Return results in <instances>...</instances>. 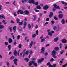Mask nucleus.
Returning a JSON list of instances; mask_svg holds the SVG:
<instances>
[{
  "instance_id": "f257e3e1",
  "label": "nucleus",
  "mask_w": 67,
  "mask_h": 67,
  "mask_svg": "<svg viewBox=\"0 0 67 67\" xmlns=\"http://www.w3.org/2000/svg\"><path fill=\"white\" fill-rule=\"evenodd\" d=\"M53 6L54 8H53V11H54V12H55V10H56L55 9H60V8L59 7V6L55 4H53Z\"/></svg>"
},
{
  "instance_id": "f03ea898",
  "label": "nucleus",
  "mask_w": 67,
  "mask_h": 67,
  "mask_svg": "<svg viewBox=\"0 0 67 67\" xmlns=\"http://www.w3.org/2000/svg\"><path fill=\"white\" fill-rule=\"evenodd\" d=\"M18 14H23L24 13V12L23 11L19 10L17 12Z\"/></svg>"
},
{
  "instance_id": "7ed1b4c3",
  "label": "nucleus",
  "mask_w": 67,
  "mask_h": 67,
  "mask_svg": "<svg viewBox=\"0 0 67 67\" xmlns=\"http://www.w3.org/2000/svg\"><path fill=\"white\" fill-rule=\"evenodd\" d=\"M31 62L34 66H35V67H36V66H37V63L35 62V61H31Z\"/></svg>"
},
{
  "instance_id": "20e7f679",
  "label": "nucleus",
  "mask_w": 67,
  "mask_h": 67,
  "mask_svg": "<svg viewBox=\"0 0 67 67\" xmlns=\"http://www.w3.org/2000/svg\"><path fill=\"white\" fill-rule=\"evenodd\" d=\"M57 29V27L56 26H54V27L53 28V30H54V31H55V30H57V31H58V30H59L60 29V28H59V27Z\"/></svg>"
},
{
  "instance_id": "39448f33",
  "label": "nucleus",
  "mask_w": 67,
  "mask_h": 67,
  "mask_svg": "<svg viewBox=\"0 0 67 67\" xmlns=\"http://www.w3.org/2000/svg\"><path fill=\"white\" fill-rule=\"evenodd\" d=\"M13 61L14 62V64H15L16 65H17V64L16 63H17V61H18V59L16 58Z\"/></svg>"
},
{
  "instance_id": "423d86ee",
  "label": "nucleus",
  "mask_w": 67,
  "mask_h": 67,
  "mask_svg": "<svg viewBox=\"0 0 67 67\" xmlns=\"http://www.w3.org/2000/svg\"><path fill=\"white\" fill-rule=\"evenodd\" d=\"M29 3H32L33 4H35L34 2V0H29Z\"/></svg>"
},
{
  "instance_id": "0eeeda50",
  "label": "nucleus",
  "mask_w": 67,
  "mask_h": 67,
  "mask_svg": "<svg viewBox=\"0 0 67 67\" xmlns=\"http://www.w3.org/2000/svg\"><path fill=\"white\" fill-rule=\"evenodd\" d=\"M41 53H42V54H44V52H45V49H44V48L43 47L41 49Z\"/></svg>"
},
{
  "instance_id": "6e6552de",
  "label": "nucleus",
  "mask_w": 67,
  "mask_h": 67,
  "mask_svg": "<svg viewBox=\"0 0 67 67\" xmlns=\"http://www.w3.org/2000/svg\"><path fill=\"white\" fill-rule=\"evenodd\" d=\"M48 8V6L47 5H46L43 7V9L44 10H47Z\"/></svg>"
},
{
  "instance_id": "1a4fd4ad",
  "label": "nucleus",
  "mask_w": 67,
  "mask_h": 67,
  "mask_svg": "<svg viewBox=\"0 0 67 67\" xmlns=\"http://www.w3.org/2000/svg\"><path fill=\"white\" fill-rule=\"evenodd\" d=\"M62 41L63 43H66L67 42V40L65 39L62 40Z\"/></svg>"
},
{
  "instance_id": "9d476101",
  "label": "nucleus",
  "mask_w": 67,
  "mask_h": 67,
  "mask_svg": "<svg viewBox=\"0 0 67 67\" xmlns=\"http://www.w3.org/2000/svg\"><path fill=\"white\" fill-rule=\"evenodd\" d=\"M16 26H14L13 28V30H14V33H15L16 32Z\"/></svg>"
},
{
  "instance_id": "9b49d317",
  "label": "nucleus",
  "mask_w": 67,
  "mask_h": 67,
  "mask_svg": "<svg viewBox=\"0 0 67 67\" xmlns=\"http://www.w3.org/2000/svg\"><path fill=\"white\" fill-rule=\"evenodd\" d=\"M63 14H60L59 15V17L60 19H62V18H63Z\"/></svg>"
},
{
  "instance_id": "f8f14e48",
  "label": "nucleus",
  "mask_w": 67,
  "mask_h": 67,
  "mask_svg": "<svg viewBox=\"0 0 67 67\" xmlns=\"http://www.w3.org/2000/svg\"><path fill=\"white\" fill-rule=\"evenodd\" d=\"M57 53L54 50H53L52 52V55H56V53Z\"/></svg>"
},
{
  "instance_id": "ddd939ff",
  "label": "nucleus",
  "mask_w": 67,
  "mask_h": 67,
  "mask_svg": "<svg viewBox=\"0 0 67 67\" xmlns=\"http://www.w3.org/2000/svg\"><path fill=\"white\" fill-rule=\"evenodd\" d=\"M8 42H9V43H11L12 42V40L10 38H9L8 39Z\"/></svg>"
},
{
  "instance_id": "4468645a",
  "label": "nucleus",
  "mask_w": 67,
  "mask_h": 67,
  "mask_svg": "<svg viewBox=\"0 0 67 67\" xmlns=\"http://www.w3.org/2000/svg\"><path fill=\"white\" fill-rule=\"evenodd\" d=\"M27 24V23H26V21H25V22H24V26L23 27L24 29H25V27H26V25Z\"/></svg>"
},
{
  "instance_id": "2eb2a0df",
  "label": "nucleus",
  "mask_w": 67,
  "mask_h": 67,
  "mask_svg": "<svg viewBox=\"0 0 67 67\" xmlns=\"http://www.w3.org/2000/svg\"><path fill=\"white\" fill-rule=\"evenodd\" d=\"M24 13L26 15L29 14V11H27V10H26L24 11Z\"/></svg>"
},
{
  "instance_id": "dca6fc26",
  "label": "nucleus",
  "mask_w": 67,
  "mask_h": 67,
  "mask_svg": "<svg viewBox=\"0 0 67 67\" xmlns=\"http://www.w3.org/2000/svg\"><path fill=\"white\" fill-rule=\"evenodd\" d=\"M53 15V13L52 12H51L50 13V14L49 15V17L50 18H52V16Z\"/></svg>"
},
{
  "instance_id": "f3484780",
  "label": "nucleus",
  "mask_w": 67,
  "mask_h": 67,
  "mask_svg": "<svg viewBox=\"0 0 67 67\" xmlns=\"http://www.w3.org/2000/svg\"><path fill=\"white\" fill-rule=\"evenodd\" d=\"M0 18L2 19H5V17L3 15H0Z\"/></svg>"
},
{
  "instance_id": "a211bd4d",
  "label": "nucleus",
  "mask_w": 67,
  "mask_h": 67,
  "mask_svg": "<svg viewBox=\"0 0 67 67\" xmlns=\"http://www.w3.org/2000/svg\"><path fill=\"white\" fill-rule=\"evenodd\" d=\"M58 40V38L56 37L54 38V41L55 42H57V40Z\"/></svg>"
},
{
  "instance_id": "6ab92c4d",
  "label": "nucleus",
  "mask_w": 67,
  "mask_h": 67,
  "mask_svg": "<svg viewBox=\"0 0 67 67\" xmlns=\"http://www.w3.org/2000/svg\"><path fill=\"white\" fill-rule=\"evenodd\" d=\"M33 41H31L30 43V44L29 45L30 48H31L32 47V45L33 44Z\"/></svg>"
},
{
  "instance_id": "aec40b11",
  "label": "nucleus",
  "mask_w": 67,
  "mask_h": 67,
  "mask_svg": "<svg viewBox=\"0 0 67 67\" xmlns=\"http://www.w3.org/2000/svg\"><path fill=\"white\" fill-rule=\"evenodd\" d=\"M8 48L9 51H10V50H11V45H8Z\"/></svg>"
},
{
  "instance_id": "412c9836",
  "label": "nucleus",
  "mask_w": 67,
  "mask_h": 67,
  "mask_svg": "<svg viewBox=\"0 0 67 67\" xmlns=\"http://www.w3.org/2000/svg\"><path fill=\"white\" fill-rule=\"evenodd\" d=\"M38 9H41V7L40 5H38L36 7V8Z\"/></svg>"
},
{
  "instance_id": "4be33fe9",
  "label": "nucleus",
  "mask_w": 67,
  "mask_h": 67,
  "mask_svg": "<svg viewBox=\"0 0 67 67\" xmlns=\"http://www.w3.org/2000/svg\"><path fill=\"white\" fill-rule=\"evenodd\" d=\"M61 22L63 24H65V20L64 19H63L61 21Z\"/></svg>"
},
{
  "instance_id": "5701e85b",
  "label": "nucleus",
  "mask_w": 67,
  "mask_h": 67,
  "mask_svg": "<svg viewBox=\"0 0 67 67\" xmlns=\"http://www.w3.org/2000/svg\"><path fill=\"white\" fill-rule=\"evenodd\" d=\"M54 50L55 51H57L58 50H59V48L58 47H55L54 48Z\"/></svg>"
},
{
  "instance_id": "b1692460",
  "label": "nucleus",
  "mask_w": 67,
  "mask_h": 67,
  "mask_svg": "<svg viewBox=\"0 0 67 67\" xmlns=\"http://www.w3.org/2000/svg\"><path fill=\"white\" fill-rule=\"evenodd\" d=\"M14 54L15 56H16V54H17V51L16 50L15 51L14 53Z\"/></svg>"
},
{
  "instance_id": "393cba45",
  "label": "nucleus",
  "mask_w": 67,
  "mask_h": 67,
  "mask_svg": "<svg viewBox=\"0 0 67 67\" xmlns=\"http://www.w3.org/2000/svg\"><path fill=\"white\" fill-rule=\"evenodd\" d=\"M14 56L12 55L11 56V57L10 58V60H12L13 59H14Z\"/></svg>"
},
{
  "instance_id": "a878e982",
  "label": "nucleus",
  "mask_w": 67,
  "mask_h": 67,
  "mask_svg": "<svg viewBox=\"0 0 67 67\" xmlns=\"http://www.w3.org/2000/svg\"><path fill=\"white\" fill-rule=\"evenodd\" d=\"M4 28V26L2 25H0V29H2Z\"/></svg>"
},
{
  "instance_id": "bb28decb",
  "label": "nucleus",
  "mask_w": 67,
  "mask_h": 67,
  "mask_svg": "<svg viewBox=\"0 0 67 67\" xmlns=\"http://www.w3.org/2000/svg\"><path fill=\"white\" fill-rule=\"evenodd\" d=\"M5 22V20H3V21H2V23H3L4 24H5V25L7 24V23L6 22Z\"/></svg>"
},
{
  "instance_id": "cd10ccee",
  "label": "nucleus",
  "mask_w": 67,
  "mask_h": 67,
  "mask_svg": "<svg viewBox=\"0 0 67 67\" xmlns=\"http://www.w3.org/2000/svg\"><path fill=\"white\" fill-rule=\"evenodd\" d=\"M48 35H49L50 36H52V33L51 32H49L48 33Z\"/></svg>"
},
{
  "instance_id": "c85d7f7f",
  "label": "nucleus",
  "mask_w": 67,
  "mask_h": 67,
  "mask_svg": "<svg viewBox=\"0 0 67 67\" xmlns=\"http://www.w3.org/2000/svg\"><path fill=\"white\" fill-rule=\"evenodd\" d=\"M32 62H29V67H31L32 66Z\"/></svg>"
},
{
  "instance_id": "c756f323",
  "label": "nucleus",
  "mask_w": 67,
  "mask_h": 67,
  "mask_svg": "<svg viewBox=\"0 0 67 67\" xmlns=\"http://www.w3.org/2000/svg\"><path fill=\"white\" fill-rule=\"evenodd\" d=\"M35 36H36V35L35 34H32V37L33 38H34L35 37Z\"/></svg>"
},
{
  "instance_id": "7c9ffc66",
  "label": "nucleus",
  "mask_w": 67,
  "mask_h": 67,
  "mask_svg": "<svg viewBox=\"0 0 67 67\" xmlns=\"http://www.w3.org/2000/svg\"><path fill=\"white\" fill-rule=\"evenodd\" d=\"M16 21H17V23H18L20 22H19L20 20H19V19H16Z\"/></svg>"
},
{
  "instance_id": "2f4dec72",
  "label": "nucleus",
  "mask_w": 67,
  "mask_h": 67,
  "mask_svg": "<svg viewBox=\"0 0 67 67\" xmlns=\"http://www.w3.org/2000/svg\"><path fill=\"white\" fill-rule=\"evenodd\" d=\"M25 54H26L27 55H28L29 54V51L28 50H27L26 52H25Z\"/></svg>"
},
{
  "instance_id": "473e14b6",
  "label": "nucleus",
  "mask_w": 67,
  "mask_h": 67,
  "mask_svg": "<svg viewBox=\"0 0 67 67\" xmlns=\"http://www.w3.org/2000/svg\"><path fill=\"white\" fill-rule=\"evenodd\" d=\"M45 39L43 38L41 40V42H43L45 41Z\"/></svg>"
},
{
  "instance_id": "72a5a7b5",
  "label": "nucleus",
  "mask_w": 67,
  "mask_h": 67,
  "mask_svg": "<svg viewBox=\"0 0 67 67\" xmlns=\"http://www.w3.org/2000/svg\"><path fill=\"white\" fill-rule=\"evenodd\" d=\"M41 62H42L41 61V60H40L39 59L38 60V64H40V63H41Z\"/></svg>"
},
{
  "instance_id": "f704fd0d",
  "label": "nucleus",
  "mask_w": 67,
  "mask_h": 67,
  "mask_svg": "<svg viewBox=\"0 0 67 67\" xmlns=\"http://www.w3.org/2000/svg\"><path fill=\"white\" fill-rule=\"evenodd\" d=\"M6 64L7 65V67H9V66H10V64H9V62H7Z\"/></svg>"
},
{
  "instance_id": "c9c22d12",
  "label": "nucleus",
  "mask_w": 67,
  "mask_h": 67,
  "mask_svg": "<svg viewBox=\"0 0 67 67\" xmlns=\"http://www.w3.org/2000/svg\"><path fill=\"white\" fill-rule=\"evenodd\" d=\"M37 8H35L34 9L35 11L36 12H39V10H37Z\"/></svg>"
},
{
  "instance_id": "e433bc0d",
  "label": "nucleus",
  "mask_w": 67,
  "mask_h": 67,
  "mask_svg": "<svg viewBox=\"0 0 67 67\" xmlns=\"http://www.w3.org/2000/svg\"><path fill=\"white\" fill-rule=\"evenodd\" d=\"M21 37V36L20 35H19L17 37V40H19L20 39V37Z\"/></svg>"
},
{
  "instance_id": "4c0bfd02",
  "label": "nucleus",
  "mask_w": 67,
  "mask_h": 67,
  "mask_svg": "<svg viewBox=\"0 0 67 67\" xmlns=\"http://www.w3.org/2000/svg\"><path fill=\"white\" fill-rule=\"evenodd\" d=\"M27 62H28V61L29 60V59L28 58H26L24 59Z\"/></svg>"
},
{
  "instance_id": "58836bf2",
  "label": "nucleus",
  "mask_w": 67,
  "mask_h": 67,
  "mask_svg": "<svg viewBox=\"0 0 67 67\" xmlns=\"http://www.w3.org/2000/svg\"><path fill=\"white\" fill-rule=\"evenodd\" d=\"M52 55L53 57L54 58H57V56L55 55Z\"/></svg>"
},
{
  "instance_id": "ea45409f",
  "label": "nucleus",
  "mask_w": 67,
  "mask_h": 67,
  "mask_svg": "<svg viewBox=\"0 0 67 67\" xmlns=\"http://www.w3.org/2000/svg\"><path fill=\"white\" fill-rule=\"evenodd\" d=\"M18 23L20 25H22L23 24V23L22 22H19Z\"/></svg>"
},
{
  "instance_id": "a19ab883",
  "label": "nucleus",
  "mask_w": 67,
  "mask_h": 67,
  "mask_svg": "<svg viewBox=\"0 0 67 67\" xmlns=\"http://www.w3.org/2000/svg\"><path fill=\"white\" fill-rule=\"evenodd\" d=\"M67 66V63H66L65 65H64L63 66H62V67H66Z\"/></svg>"
},
{
  "instance_id": "79ce46f5",
  "label": "nucleus",
  "mask_w": 67,
  "mask_h": 67,
  "mask_svg": "<svg viewBox=\"0 0 67 67\" xmlns=\"http://www.w3.org/2000/svg\"><path fill=\"white\" fill-rule=\"evenodd\" d=\"M28 28H29V29H31V24H29L28 25Z\"/></svg>"
},
{
  "instance_id": "37998d69",
  "label": "nucleus",
  "mask_w": 67,
  "mask_h": 67,
  "mask_svg": "<svg viewBox=\"0 0 67 67\" xmlns=\"http://www.w3.org/2000/svg\"><path fill=\"white\" fill-rule=\"evenodd\" d=\"M51 64V63L50 62H48L46 64L47 66H49Z\"/></svg>"
},
{
  "instance_id": "c03bdc74",
  "label": "nucleus",
  "mask_w": 67,
  "mask_h": 67,
  "mask_svg": "<svg viewBox=\"0 0 67 67\" xmlns=\"http://www.w3.org/2000/svg\"><path fill=\"white\" fill-rule=\"evenodd\" d=\"M63 53H64V51L62 50L60 52V53L61 54H63Z\"/></svg>"
},
{
  "instance_id": "a18cd8bd",
  "label": "nucleus",
  "mask_w": 67,
  "mask_h": 67,
  "mask_svg": "<svg viewBox=\"0 0 67 67\" xmlns=\"http://www.w3.org/2000/svg\"><path fill=\"white\" fill-rule=\"evenodd\" d=\"M22 47V44H20L19 45V48H21Z\"/></svg>"
},
{
  "instance_id": "49530a36",
  "label": "nucleus",
  "mask_w": 67,
  "mask_h": 67,
  "mask_svg": "<svg viewBox=\"0 0 67 67\" xmlns=\"http://www.w3.org/2000/svg\"><path fill=\"white\" fill-rule=\"evenodd\" d=\"M5 46H7L8 45V43L7 42H5Z\"/></svg>"
},
{
  "instance_id": "de8ad7c7",
  "label": "nucleus",
  "mask_w": 67,
  "mask_h": 67,
  "mask_svg": "<svg viewBox=\"0 0 67 67\" xmlns=\"http://www.w3.org/2000/svg\"><path fill=\"white\" fill-rule=\"evenodd\" d=\"M60 48H62V44L61 43L60 44Z\"/></svg>"
},
{
  "instance_id": "09e8293b",
  "label": "nucleus",
  "mask_w": 67,
  "mask_h": 67,
  "mask_svg": "<svg viewBox=\"0 0 67 67\" xmlns=\"http://www.w3.org/2000/svg\"><path fill=\"white\" fill-rule=\"evenodd\" d=\"M15 16H17V15H16V13L15 12H14L13 14Z\"/></svg>"
},
{
  "instance_id": "8fccbe9b",
  "label": "nucleus",
  "mask_w": 67,
  "mask_h": 67,
  "mask_svg": "<svg viewBox=\"0 0 67 67\" xmlns=\"http://www.w3.org/2000/svg\"><path fill=\"white\" fill-rule=\"evenodd\" d=\"M61 3L62 4H66V2H64V1H61Z\"/></svg>"
},
{
  "instance_id": "3c124183",
  "label": "nucleus",
  "mask_w": 67,
  "mask_h": 67,
  "mask_svg": "<svg viewBox=\"0 0 67 67\" xmlns=\"http://www.w3.org/2000/svg\"><path fill=\"white\" fill-rule=\"evenodd\" d=\"M56 66V65L55 64H54L52 65V67H55Z\"/></svg>"
},
{
  "instance_id": "603ef678",
  "label": "nucleus",
  "mask_w": 67,
  "mask_h": 67,
  "mask_svg": "<svg viewBox=\"0 0 67 67\" xmlns=\"http://www.w3.org/2000/svg\"><path fill=\"white\" fill-rule=\"evenodd\" d=\"M54 19H55V20H57L58 19L57 18H56V17L55 16H54Z\"/></svg>"
},
{
  "instance_id": "864d4df0",
  "label": "nucleus",
  "mask_w": 67,
  "mask_h": 67,
  "mask_svg": "<svg viewBox=\"0 0 67 67\" xmlns=\"http://www.w3.org/2000/svg\"><path fill=\"white\" fill-rule=\"evenodd\" d=\"M50 61H51V62H53V61H54V59L53 58H51L50 59Z\"/></svg>"
},
{
  "instance_id": "5fc2aeb1",
  "label": "nucleus",
  "mask_w": 67,
  "mask_h": 67,
  "mask_svg": "<svg viewBox=\"0 0 67 67\" xmlns=\"http://www.w3.org/2000/svg\"><path fill=\"white\" fill-rule=\"evenodd\" d=\"M51 22L53 24H54V23H55V21H51Z\"/></svg>"
},
{
  "instance_id": "6e6d98bb",
  "label": "nucleus",
  "mask_w": 67,
  "mask_h": 67,
  "mask_svg": "<svg viewBox=\"0 0 67 67\" xmlns=\"http://www.w3.org/2000/svg\"><path fill=\"white\" fill-rule=\"evenodd\" d=\"M44 58H41V59L40 60H41V61L42 62H43V60H44Z\"/></svg>"
},
{
  "instance_id": "4d7b16f0",
  "label": "nucleus",
  "mask_w": 67,
  "mask_h": 67,
  "mask_svg": "<svg viewBox=\"0 0 67 67\" xmlns=\"http://www.w3.org/2000/svg\"><path fill=\"white\" fill-rule=\"evenodd\" d=\"M35 29H37V28H38V25H36L35 26Z\"/></svg>"
},
{
  "instance_id": "13d9d810",
  "label": "nucleus",
  "mask_w": 67,
  "mask_h": 67,
  "mask_svg": "<svg viewBox=\"0 0 67 67\" xmlns=\"http://www.w3.org/2000/svg\"><path fill=\"white\" fill-rule=\"evenodd\" d=\"M38 31L37 30L36 32V34L37 35H38Z\"/></svg>"
},
{
  "instance_id": "bf43d9fd",
  "label": "nucleus",
  "mask_w": 67,
  "mask_h": 67,
  "mask_svg": "<svg viewBox=\"0 0 67 67\" xmlns=\"http://www.w3.org/2000/svg\"><path fill=\"white\" fill-rule=\"evenodd\" d=\"M49 20V19L48 18H47L46 19V21H48Z\"/></svg>"
},
{
  "instance_id": "052dcab7",
  "label": "nucleus",
  "mask_w": 67,
  "mask_h": 67,
  "mask_svg": "<svg viewBox=\"0 0 67 67\" xmlns=\"http://www.w3.org/2000/svg\"><path fill=\"white\" fill-rule=\"evenodd\" d=\"M10 22V23H14V21H13V20H11Z\"/></svg>"
},
{
  "instance_id": "680f3d73",
  "label": "nucleus",
  "mask_w": 67,
  "mask_h": 67,
  "mask_svg": "<svg viewBox=\"0 0 67 67\" xmlns=\"http://www.w3.org/2000/svg\"><path fill=\"white\" fill-rule=\"evenodd\" d=\"M12 28L11 27H10V28H9V30H10V31L11 32H12Z\"/></svg>"
},
{
  "instance_id": "e2e57ef3",
  "label": "nucleus",
  "mask_w": 67,
  "mask_h": 67,
  "mask_svg": "<svg viewBox=\"0 0 67 67\" xmlns=\"http://www.w3.org/2000/svg\"><path fill=\"white\" fill-rule=\"evenodd\" d=\"M40 5L41 6V7H43V4H42L40 3Z\"/></svg>"
},
{
  "instance_id": "0e129e2a",
  "label": "nucleus",
  "mask_w": 67,
  "mask_h": 67,
  "mask_svg": "<svg viewBox=\"0 0 67 67\" xmlns=\"http://www.w3.org/2000/svg\"><path fill=\"white\" fill-rule=\"evenodd\" d=\"M48 55V53H44V55L45 56H47V55Z\"/></svg>"
},
{
  "instance_id": "69168bd1",
  "label": "nucleus",
  "mask_w": 67,
  "mask_h": 67,
  "mask_svg": "<svg viewBox=\"0 0 67 67\" xmlns=\"http://www.w3.org/2000/svg\"><path fill=\"white\" fill-rule=\"evenodd\" d=\"M43 38V35H42L40 37V39H42Z\"/></svg>"
},
{
  "instance_id": "338daca9",
  "label": "nucleus",
  "mask_w": 67,
  "mask_h": 67,
  "mask_svg": "<svg viewBox=\"0 0 67 67\" xmlns=\"http://www.w3.org/2000/svg\"><path fill=\"white\" fill-rule=\"evenodd\" d=\"M2 9V5H0V10H1Z\"/></svg>"
},
{
  "instance_id": "774afa93",
  "label": "nucleus",
  "mask_w": 67,
  "mask_h": 67,
  "mask_svg": "<svg viewBox=\"0 0 67 67\" xmlns=\"http://www.w3.org/2000/svg\"><path fill=\"white\" fill-rule=\"evenodd\" d=\"M49 67H52V65L51 64H50L48 66Z\"/></svg>"
}]
</instances>
